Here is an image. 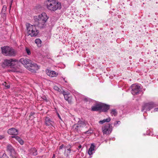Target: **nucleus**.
Masks as SVG:
<instances>
[{
  "instance_id": "nucleus-1",
  "label": "nucleus",
  "mask_w": 158,
  "mask_h": 158,
  "mask_svg": "<svg viewBox=\"0 0 158 158\" xmlns=\"http://www.w3.org/2000/svg\"><path fill=\"white\" fill-rule=\"evenodd\" d=\"M48 18L46 13H42L38 16H34V23L39 27L43 28Z\"/></svg>"
},
{
  "instance_id": "nucleus-2",
  "label": "nucleus",
  "mask_w": 158,
  "mask_h": 158,
  "mask_svg": "<svg viewBox=\"0 0 158 158\" xmlns=\"http://www.w3.org/2000/svg\"><path fill=\"white\" fill-rule=\"evenodd\" d=\"M44 3L48 10L51 12H54L61 8V3L57 0H47Z\"/></svg>"
},
{
  "instance_id": "nucleus-3",
  "label": "nucleus",
  "mask_w": 158,
  "mask_h": 158,
  "mask_svg": "<svg viewBox=\"0 0 158 158\" xmlns=\"http://www.w3.org/2000/svg\"><path fill=\"white\" fill-rule=\"evenodd\" d=\"M36 25H31L28 24L26 25V28L27 34L28 35L31 37H35L37 36L39 32V30L37 29Z\"/></svg>"
},
{
  "instance_id": "nucleus-4",
  "label": "nucleus",
  "mask_w": 158,
  "mask_h": 158,
  "mask_svg": "<svg viewBox=\"0 0 158 158\" xmlns=\"http://www.w3.org/2000/svg\"><path fill=\"white\" fill-rule=\"evenodd\" d=\"M1 49L2 53L6 56H11L15 55L14 50L8 46L2 47Z\"/></svg>"
},
{
  "instance_id": "nucleus-5",
  "label": "nucleus",
  "mask_w": 158,
  "mask_h": 158,
  "mask_svg": "<svg viewBox=\"0 0 158 158\" xmlns=\"http://www.w3.org/2000/svg\"><path fill=\"white\" fill-rule=\"evenodd\" d=\"M18 63V60L15 59H10L9 60H5L3 62V64L5 66H8L13 67Z\"/></svg>"
},
{
  "instance_id": "nucleus-6",
  "label": "nucleus",
  "mask_w": 158,
  "mask_h": 158,
  "mask_svg": "<svg viewBox=\"0 0 158 158\" xmlns=\"http://www.w3.org/2000/svg\"><path fill=\"white\" fill-rule=\"evenodd\" d=\"M40 68V66L31 61L27 69L32 73H35Z\"/></svg>"
},
{
  "instance_id": "nucleus-7",
  "label": "nucleus",
  "mask_w": 158,
  "mask_h": 158,
  "mask_svg": "<svg viewBox=\"0 0 158 158\" xmlns=\"http://www.w3.org/2000/svg\"><path fill=\"white\" fill-rule=\"evenodd\" d=\"M131 88V93L134 95L138 94L141 90L140 86L136 84L132 85Z\"/></svg>"
},
{
  "instance_id": "nucleus-8",
  "label": "nucleus",
  "mask_w": 158,
  "mask_h": 158,
  "mask_svg": "<svg viewBox=\"0 0 158 158\" xmlns=\"http://www.w3.org/2000/svg\"><path fill=\"white\" fill-rule=\"evenodd\" d=\"M7 151L9 152L10 156L12 158H16V153L13 147L10 144H8L7 147Z\"/></svg>"
},
{
  "instance_id": "nucleus-9",
  "label": "nucleus",
  "mask_w": 158,
  "mask_h": 158,
  "mask_svg": "<svg viewBox=\"0 0 158 158\" xmlns=\"http://www.w3.org/2000/svg\"><path fill=\"white\" fill-rule=\"evenodd\" d=\"M155 105L153 102L146 103L144 105L143 107L142 111H143L144 110H146V111H145V112H146V111H149L151 109L155 107Z\"/></svg>"
},
{
  "instance_id": "nucleus-10",
  "label": "nucleus",
  "mask_w": 158,
  "mask_h": 158,
  "mask_svg": "<svg viewBox=\"0 0 158 158\" xmlns=\"http://www.w3.org/2000/svg\"><path fill=\"white\" fill-rule=\"evenodd\" d=\"M112 130V127L110 124L104 126L102 127V132L104 134H108L110 133Z\"/></svg>"
},
{
  "instance_id": "nucleus-11",
  "label": "nucleus",
  "mask_w": 158,
  "mask_h": 158,
  "mask_svg": "<svg viewBox=\"0 0 158 158\" xmlns=\"http://www.w3.org/2000/svg\"><path fill=\"white\" fill-rule=\"evenodd\" d=\"M19 62L27 69L31 63V61L28 59L22 58L19 60Z\"/></svg>"
},
{
  "instance_id": "nucleus-12",
  "label": "nucleus",
  "mask_w": 158,
  "mask_h": 158,
  "mask_svg": "<svg viewBox=\"0 0 158 158\" xmlns=\"http://www.w3.org/2000/svg\"><path fill=\"white\" fill-rule=\"evenodd\" d=\"M46 71L47 75L51 77H56L58 75V73L54 71L47 69L46 70Z\"/></svg>"
},
{
  "instance_id": "nucleus-13",
  "label": "nucleus",
  "mask_w": 158,
  "mask_h": 158,
  "mask_svg": "<svg viewBox=\"0 0 158 158\" xmlns=\"http://www.w3.org/2000/svg\"><path fill=\"white\" fill-rule=\"evenodd\" d=\"M88 124L87 122L83 120H80L78 121L77 124L76 125L77 127H85Z\"/></svg>"
},
{
  "instance_id": "nucleus-14",
  "label": "nucleus",
  "mask_w": 158,
  "mask_h": 158,
  "mask_svg": "<svg viewBox=\"0 0 158 158\" xmlns=\"http://www.w3.org/2000/svg\"><path fill=\"white\" fill-rule=\"evenodd\" d=\"M45 123L47 126H52L54 122L51 120L50 118L48 117L45 118Z\"/></svg>"
},
{
  "instance_id": "nucleus-15",
  "label": "nucleus",
  "mask_w": 158,
  "mask_h": 158,
  "mask_svg": "<svg viewBox=\"0 0 158 158\" xmlns=\"http://www.w3.org/2000/svg\"><path fill=\"white\" fill-rule=\"evenodd\" d=\"M8 133L10 135H16L18 134V131L15 129L11 128L8 130Z\"/></svg>"
},
{
  "instance_id": "nucleus-16",
  "label": "nucleus",
  "mask_w": 158,
  "mask_h": 158,
  "mask_svg": "<svg viewBox=\"0 0 158 158\" xmlns=\"http://www.w3.org/2000/svg\"><path fill=\"white\" fill-rule=\"evenodd\" d=\"M101 110L106 112L109 109V106L103 103H101Z\"/></svg>"
},
{
  "instance_id": "nucleus-17",
  "label": "nucleus",
  "mask_w": 158,
  "mask_h": 158,
  "mask_svg": "<svg viewBox=\"0 0 158 158\" xmlns=\"http://www.w3.org/2000/svg\"><path fill=\"white\" fill-rule=\"evenodd\" d=\"M95 147V145L94 143L91 144V146L89 148V151H88V154L91 156L92 155L93 153L94 152V148Z\"/></svg>"
},
{
  "instance_id": "nucleus-18",
  "label": "nucleus",
  "mask_w": 158,
  "mask_h": 158,
  "mask_svg": "<svg viewBox=\"0 0 158 158\" xmlns=\"http://www.w3.org/2000/svg\"><path fill=\"white\" fill-rule=\"evenodd\" d=\"M91 110L93 111L101 110V103L92 106L91 108Z\"/></svg>"
},
{
  "instance_id": "nucleus-19",
  "label": "nucleus",
  "mask_w": 158,
  "mask_h": 158,
  "mask_svg": "<svg viewBox=\"0 0 158 158\" xmlns=\"http://www.w3.org/2000/svg\"><path fill=\"white\" fill-rule=\"evenodd\" d=\"M68 149H67L66 150H65L64 155V156L67 158L69 157V154L70 153L71 150L70 148L71 147V146L70 145H68L67 147Z\"/></svg>"
},
{
  "instance_id": "nucleus-20",
  "label": "nucleus",
  "mask_w": 158,
  "mask_h": 158,
  "mask_svg": "<svg viewBox=\"0 0 158 158\" xmlns=\"http://www.w3.org/2000/svg\"><path fill=\"white\" fill-rule=\"evenodd\" d=\"M12 138H15L21 144H23V141L19 136L16 135H13L12 136Z\"/></svg>"
},
{
  "instance_id": "nucleus-21",
  "label": "nucleus",
  "mask_w": 158,
  "mask_h": 158,
  "mask_svg": "<svg viewBox=\"0 0 158 158\" xmlns=\"http://www.w3.org/2000/svg\"><path fill=\"white\" fill-rule=\"evenodd\" d=\"M35 43L38 47H40L41 45L42 41L40 39H36L35 40Z\"/></svg>"
},
{
  "instance_id": "nucleus-22",
  "label": "nucleus",
  "mask_w": 158,
  "mask_h": 158,
  "mask_svg": "<svg viewBox=\"0 0 158 158\" xmlns=\"http://www.w3.org/2000/svg\"><path fill=\"white\" fill-rule=\"evenodd\" d=\"M69 94H67L65 96L64 95V98L65 100H66V101H68V102L69 103H70L71 102V101L70 99V97L69 96Z\"/></svg>"
},
{
  "instance_id": "nucleus-23",
  "label": "nucleus",
  "mask_w": 158,
  "mask_h": 158,
  "mask_svg": "<svg viewBox=\"0 0 158 158\" xmlns=\"http://www.w3.org/2000/svg\"><path fill=\"white\" fill-rule=\"evenodd\" d=\"M110 114L112 116H116L117 115V112L116 110L115 109H113L111 110L110 112Z\"/></svg>"
},
{
  "instance_id": "nucleus-24",
  "label": "nucleus",
  "mask_w": 158,
  "mask_h": 158,
  "mask_svg": "<svg viewBox=\"0 0 158 158\" xmlns=\"http://www.w3.org/2000/svg\"><path fill=\"white\" fill-rule=\"evenodd\" d=\"M2 85H4L6 89H9L10 88V85L7 83L6 82H4Z\"/></svg>"
},
{
  "instance_id": "nucleus-25",
  "label": "nucleus",
  "mask_w": 158,
  "mask_h": 158,
  "mask_svg": "<svg viewBox=\"0 0 158 158\" xmlns=\"http://www.w3.org/2000/svg\"><path fill=\"white\" fill-rule=\"evenodd\" d=\"M31 151L33 152V155L35 156L37 154V150L35 148H34L31 149Z\"/></svg>"
},
{
  "instance_id": "nucleus-26",
  "label": "nucleus",
  "mask_w": 158,
  "mask_h": 158,
  "mask_svg": "<svg viewBox=\"0 0 158 158\" xmlns=\"http://www.w3.org/2000/svg\"><path fill=\"white\" fill-rule=\"evenodd\" d=\"M54 89L57 91H60V89L57 86H54Z\"/></svg>"
},
{
  "instance_id": "nucleus-27",
  "label": "nucleus",
  "mask_w": 158,
  "mask_h": 158,
  "mask_svg": "<svg viewBox=\"0 0 158 158\" xmlns=\"http://www.w3.org/2000/svg\"><path fill=\"white\" fill-rule=\"evenodd\" d=\"M26 51L28 55H29L31 54V53L30 51L28 48H26Z\"/></svg>"
},
{
  "instance_id": "nucleus-28",
  "label": "nucleus",
  "mask_w": 158,
  "mask_h": 158,
  "mask_svg": "<svg viewBox=\"0 0 158 158\" xmlns=\"http://www.w3.org/2000/svg\"><path fill=\"white\" fill-rule=\"evenodd\" d=\"M104 120L105 122H109L110 121L111 119L110 117H108L106 119H104Z\"/></svg>"
},
{
  "instance_id": "nucleus-29",
  "label": "nucleus",
  "mask_w": 158,
  "mask_h": 158,
  "mask_svg": "<svg viewBox=\"0 0 158 158\" xmlns=\"http://www.w3.org/2000/svg\"><path fill=\"white\" fill-rule=\"evenodd\" d=\"M1 158H9L8 156H7L5 153H3V155Z\"/></svg>"
},
{
  "instance_id": "nucleus-30",
  "label": "nucleus",
  "mask_w": 158,
  "mask_h": 158,
  "mask_svg": "<svg viewBox=\"0 0 158 158\" xmlns=\"http://www.w3.org/2000/svg\"><path fill=\"white\" fill-rule=\"evenodd\" d=\"M120 121H116L114 123V126H116L117 124H119L120 123Z\"/></svg>"
},
{
  "instance_id": "nucleus-31",
  "label": "nucleus",
  "mask_w": 158,
  "mask_h": 158,
  "mask_svg": "<svg viewBox=\"0 0 158 158\" xmlns=\"http://www.w3.org/2000/svg\"><path fill=\"white\" fill-rule=\"evenodd\" d=\"M105 123V121H104V119H103L102 120H100L99 122V124H103V123Z\"/></svg>"
},
{
  "instance_id": "nucleus-32",
  "label": "nucleus",
  "mask_w": 158,
  "mask_h": 158,
  "mask_svg": "<svg viewBox=\"0 0 158 158\" xmlns=\"http://www.w3.org/2000/svg\"><path fill=\"white\" fill-rule=\"evenodd\" d=\"M62 93L63 94L64 96L66 95L67 94H68L67 92L64 91H62Z\"/></svg>"
},
{
  "instance_id": "nucleus-33",
  "label": "nucleus",
  "mask_w": 158,
  "mask_h": 158,
  "mask_svg": "<svg viewBox=\"0 0 158 158\" xmlns=\"http://www.w3.org/2000/svg\"><path fill=\"white\" fill-rule=\"evenodd\" d=\"M64 145L63 144L62 145H61L60 146L59 149L60 150L64 148Z\"/></svg>"
},
{
  "instance_id": "nucleus-34",
  "label": "nucleus",
  "mask_w": 158,
  "mask_h": 158,
  "mask_svg": "<svg viewBox=\"0 0 158 158\" xmlns=\"http://www.w3.org/2000/svg\"><path fill=\"white\" fill-rule=\"evenodd\" d=\"M4 138V135H0V139H3Z\"/></svg>"
},
{
  "instance_id": "nucleus-35",
  "label": "nucleus",
  "mask_w": 158,
  "mask_h": 158,
  "mask_svg": "<svg viewBox=\"0 0 158 158\" xmlns=\"http://www.w3.org/2000/svg\"><path fill=\"white\" fill-rule=\"evenodd\" d=\"M155 111H158V108H156L154 109Z\"/></svg>"
},
{
  "instance_id": "nucleus-36",
  "label": "nucleus",
  "mask_w": 158,
  "mask_h": 158,
  "mask_svg": "<svg viewBox=\"0 0 158 158\" xmlns=\"http://www.w3.org/2000/svg\"><path fill=\"white\" fill-rule=\"evenodd\" d=\"M63 80H64V81L66 83L67 82V81L65 80V78H63Z\"/></svg>"
},
{
  "instance_id": "nucleus-37",
  "label": "nucleus",
  "mask_w": 158,
  "mask_h": 158,
  "mask_svg": "<svg viewBox=\"0 0 158 158\" xmlns=\"http://www.w3.org/2000/svg\"><path fill=\"white\" fill-rule=\"evenodd\" d=\"M81 147H82V146H81V145H79V146H78V148H79L80 149V148H81Z\"/></svg>"
},
{
  "instance_id": "nucleus-38",
  "label": "nucleus",
  "mask_w": 158,
  "mask_h": 158,
  "mask_svg": "<svg viewBox=\"0 0 158 158\" xmlns=\"http://www.w3.org/2000/svg\"><path fill=\"white\" fill-rule=\"evenodd\" d=\"M84 101H86H86H88V99H87V98H85V99H84Z\"/></svg>"
},
{
  "instance_id": "nucleus-39",
  "label": "nucleus",
  "mask_w": 158,
  "mask_h": 158,
  "mask_svg": "<svg viewBox=\"0 0 158 158\" xmlns=\"http://www.w3.org/2000/svg\"><path fill=\"white\" fill-rule=\"evenodd\" d=\"M55 154H53V156L52 158H55Z\"/></svg>"
},
{
  "instance_id": "nucleus-40",
  "label": "nucleus",
  "mask_w": 158,
  "mask_h": 158,
  "mask_svg": "<svg viewBox=\"0 0 158 158\" xmlns=\"http://www.w3.org/2000/svg\"><path fill=\"white\" fill-rule=\"evenodd\" d=\"M88 131L86 132V134L88 133Z\"/></svg>"
}]
</instances>
